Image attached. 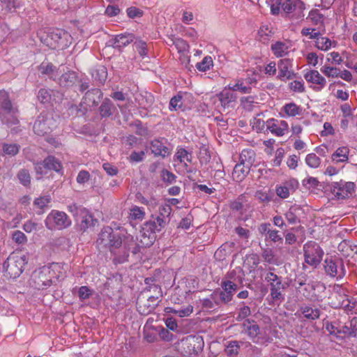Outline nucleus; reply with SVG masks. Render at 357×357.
I'll return each instance as SVG.
<instances>
[{
  "mask_svg": "<svg viewBox=\"0 0 357 357\" xmlns=\"http://www.w3.org/2000/svg\"><path fill=\"white\" fill-rule=\"evenodd\" d=\"M51 201V197L49 195H46V196H43V197H40L38 198H36L35 200H34V205L36 206L38 208H40V209H43L44 208L45 206H47V204L50 202Z\"/></svg>",
  "mask_w": 357,
  "mask_h": 357,
  "instance_id": "57",
  "label": "nucleus"
},
{
  "mask_svg": "<svg viewBox=\"0 0 357 357\" xmlns=\"http://www.w3.org/2000/svg\"><path fill=\"white\" fill-rule=\"evenodd\" d=\"M276 194L282 199H286L289 196V188L287 185L278 186L276 188Z\"/></svg>",
  "mask_w": 357,
  "mask_h": 357,
  "instance_id": "62",
  "label": "nucleus"
},
{
  "mask_svg": "<svg viewBox=\"0 0 357 357\" xmlns=\"http://www.w3.org/2000/svg\"><path fill=\"white\" fill-rule=\"evenodd\" d=\"M282 111L288 116H296L303 114V108L297 105L294 102H289L285 104L282 107Z\"/></svg>",
  "mask_w": 357,
  "mask_h": 357,
  "instance_id": "37",
  "label": "nucleus"
},
{
  "mask_svg": "<svg viewBox=\"0 0 357 357\" xmlns=\"http://www.w3.org/2000/svg\"><path fill=\"white\" fill-rule=\"evenodd\" d=\"M251 166L239 162L236 164L232 172V176L236 181H243L250 172Z\"/></svg>",
  "mask_w": 357,
  "mask_h": 357,
  "instance_id": "26",
  "label": "nucleus"
},
{
  "mask_svg": "<svg viewBox=\"0 0 357 357\" xmlns=\"http://www.w3.org/2000/svg\"><path fill=\"white\" fill-rule=\"evenodd\" d=\"M182 95L178 93L177 95L172 97L169 102V109L171 111L177 110L182 107Z\"/></svg>",
  "mask_w": 357,
  "mask_h": 357,
  "instance_id": "51",
  "label": "nucleus"
},
{
  "mask_svg": "<svg viewBox=\"0 0 357 357\" xmlns=\"http://www.w3.org/2000/svg\"><path fill=\"white\" fill-rule=\"evenodd\" d=\"M24 264V257L10 255L3 264V271L6 277L16 278L22 273Z\"/></svg>",
  "mask_w": 357,
  "mask_h": 357,
  "instance_id": "6",
  "label": "nucleus"
},
{
  "mask_svg": "<svg viewBox=\"0 0 357 357\" xmlns=\"http://www.w3.org/2000/svg\"><path fill=\"white\" fill-rule=\"evenodd\" d=\"M116 107L109 98H105L99 107L100 115L102 118L111 116Z\"/></svg>",
  "mask_w": 357,
  "mask_h": 357,
  "instance_id": "30",
  "label": "nucleus"
},
{
  "mask_svg": "<svg viewBox=\"0 0 357 357\" xmlns=\"http://www.w3.org/2000/svg\"><path fill=\"white\" fill-rule=\"evenodd\" d=\"M172 211V208L170 204H165L159 207V214L156 216L165 220L166 223L168 224Z\"/></svg>",
  "mask_w": 357,
  "mask_h": 357,
  "instance_id": "43",
  "label": "nucleus"
},
{
  "mask_svg": "<svg viewBox=\"0 0 357 357\" xmlns=\"http://www.w3.org/2000/svg\"><path fill=\"white\" fill-rule=\"evenodd\" d=\"M92 76L96 80H97L100 83L102 84L105 82V81L107 79V69L104 66H99L92 73Z\"/></svg>",
  "mask_w": 357,
  "mask_h": 357,
  "instance_id": "44",
  "label": "nucleus"
},
{
  "mask_svg": "<svg viewBox=\"0 0 357 357\" xmlns=\"http://www.w3.org/2000/svg\"><path fill=\"white\" fill-rule=\"evenodd\" d=\"M50 273L48 268H43L38 273H35L33 275V285L38 289H44L52 284V279L47 274Z\"/></svg>",
  "mask_w": 357,
  "mask_h": 357,
  "instance_id": "17",
  "label": "nucleus"
},
{
  "mask_svg": "<svg viewBox=\"0 0 357 357\" xmlns=\"http://www.w3.org/2000/svg\"><path fill=\"white\" fill-rule=\"evenodd\" d=\"M217 97L223 111L226 109L234 107L237 99L236 93L229 91L228 89L222 90L217 94Z\"/></svg>",
  "mask_w": 357,
  "mask_h": 357,
  "instance_id": "16",
  "label": "nucleus"
},
{
  "mask_svg": "<svg viewBox=\"0 0 357 357\" xmlns=\"http://www.w3.org/2000/svg\"><path fill=\"white\" fill-rule=\"evenodd\" d=\"M41 41L53 50H64L70 44V35L62 29H50L44 32L41 36Z\"/></svg>",
  "mask_w": 357,
  "mask_h": 357,
  "instance_id": "2",
  "label": "nucleus"
},
{
  "mask_svg": "<svg viewBox=\"0 0 357 357\" xmlns=\"http://www.w3.org/2000/svg\"><path fill=\"white\" fill-rule=\"evenodd\" d=\"M213 66V59L210 56H205L201 62L196 64V68L199 71L205 72L210 69Z\"/></svg>",
  "mask_w": 357,
  "mask_h": 357,
  "instance_id": "45",
  "label": "nucleus"
},
{
  "mask_svg": "<svg viewBox=\"0 0 357 357\" xmlns=\"http://www.w3.org/2000/svg\"><path fill=\"white\" fill-rule=\"evenodd\" d=\"M187 352L190 355H197L202 351L204 347V342L202 337L193 336L187 339Z\"/></svg>",
  "mask_w": 357,
  "mask_h": 357,
  "instance_id": "20",
  "label": "nucleus"
},
{
  "mask_svg": "<svg viewBox=\"0 0 357 357\" xmlns=\"http://www.w3.org/2000/svg\"><path fill=\"white\" fill-rule=\"evenodd\" d=\"M167 224L165 220L160 219L156 215H152L151 218L145 223V229L152 233L159 232L163 229Z\"/></svg>",
  "mask_w": 357,
  "mask_h": 357,
  "instance_id": "24",
  "label": "nucleus"
},
{
  "mask_svg": "<svg viewBox=\"0 0 357 357\" xmlns=\"http://www.w3.org/2000/svg\"><path fill=\"white\" fill-rule=\"evenodd\" d=\"M43 167L56 172H59L62 170L61 162L53 155H49L43 160Z\"/></svg>",
  "mask_w": 357,
  "mask_h": 357,
  "instance_id": "34",
  "label": "nucleus"
},
{
  "mask_svg": "<svg viewBox=\"0 0 357 357\" xmlns=\"http://www.w3.org/2000/svg\"><path fill=\"white\" fill-rule=\"evenodd\" d=\"M97 244L102 248L109 249L114 264H123L128 261L130 244L127 241L123 243L121 234L114 231L110 227H105L101 230Z\"/></svg>",
  "mask_w": 357,
  "mask_h": 357,
  "instance_id": "1",
  "label": "nucleus"
},
{
  "mask_svg": "<svg viewBox=\"0 0 357 357\" xmlns=\"http://www.w3.org/2000/svg\"><path fill=\"white\" fill-rule=\"evenodd\" d=\"M161 298L158 295H151L146 300L139 298L137 301L138 312L144 315L150 314L158 305V303L161 301Z\"/></svg>",
  "mask_w": 357,
  "mask_h": 357,
  "instance_id": "12",
  "label": "nucleus"
},
{
  "mask_svg": "<svg viewBox=\"0 0 357 357\" xmlns=\"http://www.w3.org/2000/svg\"><path fill=\"white\" fill-rule=\"evenodd\" d=\"M266 127L267 130L278 137L284 135L289 130L287 122L273 118L269 119L266 121Z\"/></svg>",
  "mask_w": 357,
  "mask_h": 357,
  "instance_id": "14",
  "label": "nucleus"
},
{
  "mask_svg": "<svg viewBox=\"0 0 357 357\" xmlns=\"http://www.w3.org/2000/svg\"><path fill=\"white\" fill-rule=\"evenodd\" d=\"M77 79L78 75L76 72L68 70L59 77L58 83L61 87L70 88L76 84Z\"/></svg>",
  "mask_w": 357,
  "mask_h": 357,
  "instance_id": "21",
  "label": "nucleus"
},
{
  "mask_svg": "<svg viewBox=\"0 0 357 357\" xmlns=\"http://www.w3.org/2000/svg\"><path fill=\"white\" fill-rule=\"evenodd\" d=\"M55 126V121L52 116L41 114L36 120L33 129L36 134L44 135L51 132Z\"/></svg>",
  "mask_w": 357,
  "mask_h": 357,
  "instance_id": "10",
  "label": "nucleus"
},
{
  "mask_svg": "<svg viewBox=\"0 0 357 357\" xmlns=\"http://www.w3.org/2000/svg\"><path fill=\"white\" fill-rule=\"evenodd\" d=\"M304 77L307 82L319 85L317 88V90L323 89L326 84V79L315 70H311L307 72L304 75Z\"/></svg>",
  "mask_w": 357,
  "mask_h": 357,
  "instance_id": "23",
  "label": "nucleus"
},
{
  "mask_svg": "<svg viewBox=\"0 0 357 357\" xmlns=\"http://www.w3.org/2000/svg\"><path fill=\"white\" fill-rule=\"evenodd\" d=\"M38 98L42 103L49 102L51 98L50 91L46 89H40L38 93Z\"/></svg>",
  "mask_w": 357,
  "mask_h": 357,
  "instance_id": "60",
  "label": "nucleus"
},
{
  "mask_svg": "<svg viewBox=\"0 0 357 357\" xmlns=\"http://www.w3.org/2000/svg\"><path fill=\"white\" fill-rule=\"evenodd\" d=\"M326 273L337 279H342L346 275V269L342 259L339 257H327L324 261Z\"/></svg>",
  "mask_w": 357,
  "mask_h": 357,
  "instance_id": "9",
  "label": "nucleus"
},
{
  "mask_svg": "<svg viewBox=\"0 0 357 357\" xmlns=\"http://www.w3.org/2000/svg\"><path fill=\"white\" fill-rule=\"evenodd\" d=\"M167 139L165 138L155 139L151 142V149L152 153L155 156H162L165 158L169 153V150L165 146Z\"/></svg>",
  "mask_w": 357,
  "mask_h": 357,
  "instance_id": "19",
  "label": "nucleus"
},
{
  "mask_svg": "<svg viewBox=\"0 0 357 357\" xmlns=\"http://www.w3.org/2000/svg\"><path fill=\"white\" fill-rule=\"evenodd\" d=\"M325 19V16L318 9L311 10L307 17L313 25L319 26V29L323 33L326 31Z\"/></svg>",
  "mask_w": 357,
  "mask_h": 357,
  "instance_id": "22",
  "label": "nucleus"
},
{
  "mask_svg": "<svg viewBox=\"0 0 357 357\" xmlns=\"http://www.w3.org/2000/svg\"><path fill=\"white\" fill-rule=\"evenodd\" d=\"M170 41L178 49V52L185 51L188 49V43L182 38H170Z\"/></svg>",
  "mask_w": 357,
  "mask_h": 357,
  "instance_id": "58",
  "label": "nucleus"
},
{
  "mask_svg": "<svg viewBox=\"0 0 357 357\" xmlns=\"http://www.w3.org/2000/svg\"><path fill=\"white\" fill-rule=\"evenodd\" d=\"M255 197L261 203H268L271 199L272 197L268 195V193L266 191L258 190L255 192Z\"/></svg>",
  "mask_w": 357,
  "mask_h": 357,
  "instance_id": "61",
  "label": "nucleus"
},
{
  "mask_svg": "<svg viewBox=\"0 0 357 357\" xmlns=\"http://www.w3.org/2000/svg\"><path fill=\"white\" fill-rule=\"evenodd\" d=\"M349 150L347 146L338 148L331 155L333 162L336 163L344 162L349 159Z\"/></svg>",
  "mask_w": 357,
  "mask_h": 357,
  "instance_id": "33",
  "label": "nucleus"
},
{
  "mask_svg": "<svg viewBox=\"0 0 357 357\" xmlns=\"http://www.w3.org/2000/svg\"><path fill=\"white\" fill-rule=\"evenodd\" d=\"M255 153L251 149H243L239 156L240 162L251 166L255 162Z\"/></svg>",
  "mask_w": 357,
  "mask_h": 357,
  "instance_id": "40",
  "label": "nucleus"
},
{
  "mask_svg": "<svg viewBox=\"0 0 357 357\" xmlns=\"http://www.w3.org/2000/svg\"><path fill=\"white\" fill-rule=\"evenodd\" d=\"M92 291L86 286H82L78 291V296L81 301H84L90 297Z\"/></svg>",
  "mask_w": 357,
  "mask_h": 357,
  "instance_id": "64",
  "label": "nucleus"
},
{
  "mask_svg": "<svg viewBox=\"0 0 357 357\" xmlns=\"http://www.w3.org/2000/svg\"><path fill=\"white\" fill-rule=\"evenodd\" d=\"M175 156L180 162H184L185 160L188 162H191L192 159V153L183 148L177 150Z\"/></svg>",
  "mask_w": 357,
  "mask_h": 357,
  "instance_id": "46",
  "label": "nucleus"
},
{
  "mask_svg": "<svg viewBox=\"0 0 357 357\" xmlns=\"http://www.w3.org/2000/svg\"><path fill=\"white\" fill-rule=\"evenodd\" d=\"M306 164L312 167L317 168L321 163V159L315 153H309L305 158Z\"/></svg>",
  "mask_w": 357,
  "mask_h": 357,
  "instance_id": "50",
  "label": "nucleus"
},
{
  "mask_svg": "<svg viewBox=\"0 0 357 357\" xmlns=\"http://www.w3.org/2000/svg\"><path fill=\"white\" fill-rule=\"evenodd\" d=\"M38 71L42 75H47L50 77L51 79H55L56 75V67L50 62H43L39 66H38Z\"/></svg>",
  "mask_w": 357,
  "mask_h": 357,
  "instance_id": "39",
  "label": "nucleus"
},
{
  "mask_svg": "<svg viewBox=\"0 0 357 357\" xmlns=\"http://www.w3.org/2000/svg\"><path fill=\"white\" fill-rule=\"evenodd\" d=\"M135 100L138 102L140 107L148 109L153 105L154 98L151 93L145 92L144 93L137 95L135 97Z\"/></svg>",
  "mask_w": 357,
  "mask_h": 357,
  "instance_id": "31",
  "label": "nucleus"
},
{
  "mask_svg": "<svg viewBox=\"0 0 357 357\" xmlns=\"http://www.w3.org/2000/svg\"><path fill=\"white\" fill-rule=\"evenodd\" d=\"M305 261L313 266H317L322 260L324 251L314 241H309L303 246Z\"/></svg>",
  "mask_w": 357,
  "mask_h": 357,
  "instance_id": "8",
  "label": "nucleus"
},
{
  "mask_svg": "<svg viewBox=\"0 0 357 357\" xmlns=\"http://www.w3.org/2000/svg\"><path fill=\"white\" fill-rule=\"evenodd\" d=\"M303 185L306 189L310 190V188H316L318 186L319 182L314 177H308L303 180L302 181Z\"/></svg>",
  "mask_w": 357,
  "mask_h": 357,
  "instance_id": "59",
  "label": "nucleus"
},
{
  "mask_svg": "<svg viewBox=\"0 0 357 357\" xmlns=\"http://www.w3.org/2000/svg\"><path fill=\"white\" fill-rule=\"evenodd\" d=\"M144 215L145 213L142 208L135 206L130 209V215L133 220H142Z\"/></svg>",
  "mask_w": 357,
  "mask_h": 357,
  "instance_id": "55",
  "label": "nucleus"
},
{
  "mask_svg": "<svg viewBox=\"0 0 357 357\" xmlns=\"http://www.w3.org/2000/svg\"><path fill=\"white\" fill-rule=\"evenodd\" d=\"M134 46L136 51L140 54V56H144L147 54V45L145 42L142 40H137L134 43Z\"/></svg>",
  "mask_w": 357,
  "mask_h": 357,
  "instance_id": "56",
  "label": "nucleus"
},
{
  "mask_svg": "<svg viewBox=\"0 0 357 357\" xmlns=\"http://www.w3.org/2000/svg\"><path fill=\"white\" fill-rule=\"evenodd\" d=\"M228 89L234 93L239 91L243 93H250L252 91V88L250 86H245L243 82L239 81L233 86L229 85Z\"/></svg>",
  "mask_w": 357,
  "mask_h": 357,
  "instance_id": "49",
  "label": "nucleus"
},
{
  "mask_svg": "<svg viewBox=\"0 0 357 357\" xmlns=\"http://www.w3.org/2000/svg\"><path fill=\"white\" fill-rule=\"evenodd\" d=\"M134 38L132 33L119 34L112 40V45L114 47L121 48L132 43Z\"/></svg>",
  "mask_w": 357,
  "mask_h": 357,
  "instance_id": "29",
  "label": "nucleus"
},
{
  "mask_svg": "<svg viewBox=\"0 0 357 357\" xmlns=\"http://www.w3.org/2000/svg\"><path fill=\"white\" fill-rule=\"evenodd\" d=\"M258 232L265 237L266 241H271L274 243H282L283 239L279 234V231L273 229L269 222H263L258 226Z\"/></svg>",
  "mask_w": 357,
  "mask_h": 357,
  "instance_id": "15",
  "label": "nucleus"
},
{
  "mask_svg": "<svg viewBox=\"0 0 357 357\" xmlns=\"http://www.w3.org/2000/svg\"><path fill=\"white\" fill-rule=\"evenodd\" d=\"M268 269L265 281L270 285L271 296L274 301H282L284 300V294L282 291L286 289L287 284L282 283V277L272 272L274 268L270 267Z\"/></svg>",
  "mask_w": 357,
  "mask_h": 357,
  "instance_id": "5",
  "label": "nucleus"
},
{
  "mask_svg": "<svg viewBox=\"0 0 357 357\" xmlns=\"http://www.w3.org/2000/svg\"><path fill=\"white\" fill-rule=\"evenodd\" d=\"M356 185L353 182L340 181L333 182L331 185L332 192L337 199H347L351 197L355 192Z\"/></svg>",
  "mask_w": 357,
  "mask_h": 357,
  "instance_id": "11",
  "label": "nucleus"
},
{
  "mask_svg": "<svg viewBox=\"0 0 357 357\" xmlns=\"http://www.w3.org/2000/svg\"><path fill=\"white\" fill-rule=\"evenodd\" d=\"M332 45L331 40L326 37H318L316 40L315 46L321 50L327 51Z\"/></svg>",
  "mask_w": 357,
  "mask_h": 357,
  "instance_id": "47",
  "label": "nucleus"
},
{
  "mask_svg": "<svg viewBox=\"0 0 357 357\" xmlns=\"http://www.w3.org/2000/svg\"><path fill=\"white\" fill-rule=\"evenodd\" d=\"M102 95V92L99 89L88 90L83 97L81 105L84 104L86 107H96L98 105Z\"/></svg>",
  "mask_w": 357,
  "mask_h": 357,
  "instance_id": "18",
  "label": "nucleus"
},
{
  "mask_svg": "<svg viewBox=\"0 0 357 357\" xmlns=\"http://www.w3.org/2000/svg\"><path fill=\"white\" fill-rule=\"evenodd\" d=\"M45 224L50 230L63 229L70 226L71 220L66 213L52 210L46 217Z\"/></svg>",
  "mask_w": 357,
  "mask_h": 357,
  "instance_id": "7",
  "label": "nucleus"
},
{
  "mask_svg": "<svg viewBox=\"0 0 357 357\" xmlns=\"http://www.w3.org/2000/svg\"><path fill=\"white\" fill-rule=\"evenodd\" d=\"M145 284L146 285L144 291H153L155 295H158L159 297H162V291L161 287L156 284L155 279L153 278H147L144 280Z\"/></svg>",
  "mask_w": 357,
  "mask_h": 357,
  "instance_id": "38",
  "label": "nucleus"
},
{
  "mask_svg": "<svg viewBox=\"0 0 357 357\" xmlns=\"http://www.w3.org/2000/svg\"><path fill=\"white\" fill-rule=\"evenodd\" d=\"M239 349V342L236 340L229 341L226 346L225 352L229 357H235L238 354Z\"/></svg>",
  "mask_w": 357,
  "mask_h": 357,
  "instance_id": "41",
  "label": "nucleus"
},
{
  "mask_svg": "<svg viewBox=\"0 0 357 357\" xmlns=\"http://www.w3.org/2000/svg\"><path fill=\"white\" fill-rule=\"evenodd\" d=\"M282 15L294 21L304 17L305 3L302 0H284L281 4Z\"/></svg>",
  "mask_w": 357,
  "mask_h": 357,
  "instance_id": "3",
  "label": "nucleus"
},
{
  "mask_svg": "<svg viewBox=\"0 0 357 357\" xmlns=\"http://www.w3.org/2000/svg\"><path fill=\"white\" fill-rule=\"evenodd\" d=\"M337 333H342L348 337H356L357 334V317H353L348 323L345 324L341 331Z\"/></svg>",
  "mask_w": 357,
  "mask_h": 357,
  "instance_id": "32",
  "label": "nucleus"
},
{
  "mask_svg": "<svg viewBox=\"0 0 357 357\" xmlns=\"http://www.w3.org/2000/svg\"><path fill=\"white\" fill-rule=\"evenodd\" d=\"M0 109L12 116L16 112V109L12 106L8 93L5 91H0Z\"/></svg>",
  "mask_w": 357,
  "mask_h": 357,
  "instance_id": "27",
  "label": "nucleus"
},
{
  "mask_svg": "<svg viewBox=\"0 0 357 357\" xmlns=\"http://www.w3.org/2000/svg\"><path fill=\"white\" fill-rule=\"evenodd\" d=\"M17 178L24 186H29L31 183V176L28 170L22 169L17 173Z\"/></svg>",
  "mask_w": 357,
  "mask_h": 357,
  "instance_id": "48",
  "label": "nucleus"
},
{
  "mask_svg": "<svg viewBox=\"0 0 357 357\" xmlns=\"http://www.w3.org/2000/svg\"><path fill=\"white\" fill-rule=\"evenodd\" d=\"M221 287L223 291L228 292L233 297L238 289V285L230 280H223L221 282Z\"/></svg>",
  "mask_w": 357,
  "mask_h": 357,
  "instance_id": "42",
  "label": "nucleus"
},
{
  "mask_svg": "<svg viewBox=\"0 0 357 357\" xmlns=\"http://www.w3.org/2000/svg\"><path fill=\"white\" fill-rule=\"evenodd\" d=\"M19 145L16 144H4L3 151L9 155H15L19 152Z\"/></svg>",
  "mask_w": 357,
  "mask_h": 357,
  "instance_id": "53",
  "label": "nucleus"
},
{
  "mask_svg": "<svg viewBox=\"0 0 357 357\" xmlns=\"http://www.w3.org/2000/svg\"><path fill=\"white\" fill-rule=\"evenodd\" d=\"M211 298L214 301L216 305L221 304H227L233 299L232 296L229 294L228 292L225 291L217 289L211 294Z\"/></svg>",
  "mask_w": 357,
  "mask_h": 357,
  "instance_id": "28",
  "label": "nucleus"
},
{
  "mask_svg": "<svg viewBox=\"0 0 357 357\" xmlns=\"http://www.w3.org/2000/svg\"><path fill=\"white\" fill-rule=\"evenodd\" d=\"M271 49L276 57H282L287 54L289 46L284 43L277 41L271 45Z\"/></svg>",
  "mask_w": 357,
  "mask_h": 357,
  "instance_id": "36",
  "label": "nucleus"
},
{
  "mask_svg": "<svg viewBox=\"0 0 357 357\" xmlns=\"http://www.w3.org/2000/svg\"><path fill=\"white\" fill-rule=\"evenodd\" d=\"M241 326L243 331L252 339L257 337L259 333V326L254 320L247 319L244 320Z\"/></svg>",
  "mask_w": 357,
  "mask_h": 357,
  "instance_id": "25",
  "label": "nucleus"
},
{
  "mask_svg": "<svg viewBox=\"0 0 357 357\" xmlns=\"http://www.w3.org/2000/svg\"><path fill=\"white\" fill-rule=\"evenodd\" d=\"M284 155V150L282 148H278L276 150L275 158L273 160V165L275 167H279Z\"/></svg>",
  "mask_w": 357,
  "mask_h": 357,
  "instance_id": "63",
  "label": "nucleus"
},
{
  "mask_svg": "<svg viewBox=\"0 0 357 357\" xmlns=\"http://www.w3.org/2000/svg\"><path fill=\"white\" fill-rule=\"evenodd\" d=\"M292 60L289 59H280L278 63L279 73L277 78L283 82L295 78L296 73L292 70Z\"/></svg>",
  "mask_w": 357,
  "mask_h": 357,
  "instance_id": "13",
  "label": "nucleus"
},
{
  "mask_svg": "<svg viewBox=\"0 0 357 357\" xmlns=\"http://www.w3.org/2000/svg\"><path fill=\"white\" fill-rule=\"evenodd\" d=\"M299 311L307 319L316 320L320 317V310L318 308H312L308 305L301 306Z\"/></svg>",
  "mask_w": 357,
  "mask_h": 357,
  "instance_id": "35",
  "label": "nucleus"
},
{
  "mask_svg": "<svg viewBox=\"0 0 357 357\" xmlns=\"http://www.w3.org/2000/svg\"><path fill=\"white\" fill-rule=\"evenodd\" d=\"M321 71L328 77H338L340 74L339 68L326 66H323Z\"/></svg>",
  "mask_w": 357,
  "mask_h": 357,
  "instance_id": "52",
  "label": "nucleus"
},
{
  "mask_svg": "<svg viewBox=\"0 0 357 357\" xmlns=\"http://www.w3.org/2000/svg\"><path fill=\"white\" fill-rule=\"evenodd\" d=\"M251 314V310L250 307L248 305H243V306L240 307L238 314L236 317V320L240 321L243 319H247L246 318L249 317Z\"/></svg>",
  "mask_w": 357,
  "mask_h": 357,
  "instance_id": "54",
  "label": "nucleus"
},
{
  "mask_svg": "<svg viewBox=\"0 0 357 357\" xmlns=\"http://www.w3.org/2000/svg\"><path fill=\"white\" fill-rule=\"evenodd\" d=\"M68 211L72 213L77 223L82 230H86L91 226H94L97 222L89 211L82 206L72 204L68 206Z\"/></svg>",
  "mask_w": 357,
  "mask_h": 357,
  "instance_id": "4",
  "label": "nucleus"
}]
</instances>
